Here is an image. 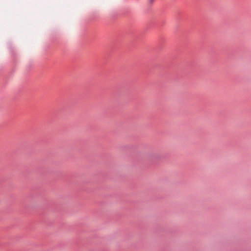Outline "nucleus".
I'll use <instances>...</instances> for the list:
<instances>
[{"instance_id": "1", "label": "nucleus", "mask_w": 251, "mask_h": 251, "mask_svg": "<svg viewBox=\"0 0 251 251\" xmlns=\"http://www.w3.org/2000/svg\"><path fill=\"white\" fill-rule=\"evenodd\" d=\"M151 0V2H152L153 1V0Z\"/></svg>"}]
</instances>
